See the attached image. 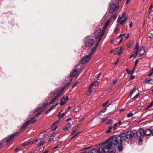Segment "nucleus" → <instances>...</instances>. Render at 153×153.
Instances as JSON below:
<instances>
[{"instance_id": "nucleus-1", "label": "nucleus", "mask_w": 153, "mask_h": 153, "mask_svg": "<svg viewBox=\"0 0 153 153\" xmlns=\"http://www.w3.org/2000/svg\"><path fill=\"white\" fill-rule=\"evenodd\" d=\"M123 140H124L121 136V134L118 136H113L103 146H101L98 149L95 148L92 149L91 150V153H105L115 146H117L119 151L122 152L123 149L122 145Z\"/></svg>"}, {"instance_id": "nucleus-2", "label": "nucleus", "mask_w": 153, "mask_h": 153, "mask_svg": "<svg viewBox=\"0 0 153 153\" xmlns=\"http://www.w3.org/2000/svg\"><path fill=\"white\" fill-rule=\"evenodd\" d=\"M35 118V117H32L31 119H28V120L25 122L23 125H22L20 128V130L22 131L26 127L29 126L30 123L32 124L34 123L37 121V120H33Z\"/></svg>"}, {"instance_id": "nucleus-3", "label": "nucleus", "mask_w": 153, "mask_h": 153, "mask_svg": "<svg viewBox=\"0 0 153 153\" xmlns=\"http://www.w3.org/2000/svg\"><path fill=\"white\" fill-rule=\"evenodd\" d=\"M118 2L117 0H116L115 1V0L114 1V0L112 1L111 2L110 4V10L109 11V12L110 13H113L115 10V9H117L118 8V6H116V4L115 3H113V2H115V3H116L118 4H119V2L118 3H117V2Z\"/></svg>"}, {"instance_id": "nucleus-4", "label": "nucleus", "mask_w": 153, "mask_h": 153, "mask_svg": "<svg viewBox=\"0 0 153 153\" xmlns=\"http://www.w3.org/2000/svg\"><path fill=\"white\" fill-rule=\"evenodd\" d=\"M104 34V31L102 32L100 29H98L95 32L94 37L95 39H99V40L100 41Z\"/></svg>"}, {"instance_id": "nucleus-5", "label": "nucleus", "mask_w": 153, "mask_h": 153, "mask_svg": "<svg viewBox=\"0 0 153 153\" xmlns=\"http://www.w3.org/2000/svg\"><path fill=\"white\" fill-rule=\"evenodd\" d=\"M121 134L123 140H125L126 138L131 139L132 137V133L131 131H128L127 133L123 132Z\"/></svg>"}, {"instance_id": "nucleus-6", "label": "nucleus", "mask_w": 153, "mask_h": 153, "mask_svg": "<svg viewBox=\"0 0 153 153\" xmlns=\"http://www.w3.org/2000/svg\"><path fill=\"white\" fill-rule=\"evenodd\" d=\"M91 55L89 54V55L84 57L82 59L81 62L82 64H85L88 62L91 59Z\"/></svg>"}, {"instance_id": "nucleus-7", "label": "nucleus", "mask_w": 153, "mask_h": 153, "mask_svg": "<svg viewBox=\"0 0 153 153\" xmlns=\"http://www.w3.org/2000/svg\"><path fill=\"white\" fill-rule=\"evenodd\" d=\"M18 134V132H16L10 136H8L6 138V141L7 143H8L11 140H13L14 137Z\"/></svg>"}, {"instance_id": "nucleus-8", "label": "nucleus", "mask_w": 153, "mask_h": 153, "mask_svg": "<svg viewBox=\"0 0 153 153\" xmlns=\"http://www.w3.org/2000/svg\"><path fill=\"white\" fill-rule=\"evenodd\" d=\"M94 43V40L93 39H89L85 42V45L87 47H91Z\"/></svg>"}, {"instance_id": "nucleus-9", "label": "nucleus", "mask_w": 153, "mask_h": 153, "mask_svg": "<svg viewBox=\"0 0 153 153\" xmlns=\"http://www.w3.org/2000/svg\"><path fill=\"white\" fill-rule=\"evenodd\" d=\"M69 97L68 96L66 97L65 98L64 97L62 98L60 101L59 104L61 106L64 105L66 102V101L68 100Z\"/></svg>"}, {"instance_id": "nucleus-10", "label": "nucleus", "mask_w": 153, "mask_h": 153, "mask_svg": "<svg viewBox=\"0 0 153 153\" xmlns=\"http://www.w3.org/2000/svg\"><path fill=\"white\" fill-rule=\"evenodd\" d=\"M123 48L122 47H120V48H117L114 51V54L115 55L118 54L119 55L121 54L122 53Z\"/></svg>"}, {"instance_id": "nucleus-11", "label": "nucleus", "mask_w": 153, "mask_h": 153, "mask_svg": "<svg viewBox=\"0 0 153 153\" xmlns=\"http://www.w3.org/2000/svg\"><path fill=\"white\" fill-rule=\"evenodd\" d=\"M77 69H74L71 72L70 76L71 77L76 76L77 75Z\"/></svg>"}, {"instance_id": "nucleus-12", "label": "nucleus", "mask_w": 153, "mask_h": 153, "mask_svg": "<svg viewBox=\"0 0 153 153\" xmlns=\"http://www.w3.org/2000/svg\"><path fill=\"white\" fill-rule=\"evenodd\" d=\"M145 82L147 84H153V80L150 78H147L145 80Z\"/></svg>"}, {"instance_id": "nucleus-13", "label": "nucleus", "mask_w": 153, "mask_h": 153, "mask_svg": "<svg viewBox=\"0 0 153 153\" xmlns=\"http://www.w3.org/2000/svg\"><path fill=\"white\" fill-rule=\"evenodd\" d=\"M146 135L147 136H149L151 134H152V131L151 130V127L149 129L146 130L145 132Z\"/></svg>"}, {"instance_id": "nucleus-14", "label": "nucleus", "mask_w": 153, "mask_h": 153, "mask_svg": "<svg viewBox=\"0 0 153 153\" xmlns=\"http://www.w3.org/2000/svg\"><path fill=\"white\" fill-rule=\"evenodd\" d=\"M145 53V49L143 47H142L140 48L139 53L140 56H142L144 53Z\"/></svg>"}, {"instance_id": "nucleus-15", "label": "nucleus", "mask_w": 153, "mask_h": 153, "mask_svg": "<svg viewBox=\"0 0 153 153\" xmlns=\"http://www.w3.org/2000/svg\"><path fill=\"white\" fill-rule=\"evenodd\" d=\"M139 132L140 133V134L141 136L142 137H144L146 135V134L145 133L146 131H145L142 128H140L139 129Z\"/></svg>"}, {"instance_id": "nucleus-16", "label": "nucleus", "mask_w": 153, "mask_h": 153, "mask_svg": "<svg viewBox=\"0 0 153 153\" xmlns=\"http://www.w3.org/2000/svg\"><path fill=\"white\" fill-rule=\"evenodd\" d=\"M15 151L16 152V153H23L24 152L23 150L20 149L19 148H17L15 150Z\"/></svg>"}, {"instance_id": "nucleus-17", "label": "nucleus", "mask_w": 153, "mask_h": 153, "mask_svg": "<svg viewBox=\"0 0 153 153\" xmlns=\"http://www.w3.org/2000/svg\"><path fill=\"white\" fill-rule=\"evenodd\" d=\"M132 132L133 134V136L134 137L136 138L138 137V134L137 131L135 130H133L132 131Z\"/></svg>"}, {"instance_id": "nucleus-18", "label": "nucleus", "mask_w": 153, "mask_h": 153, "mask_svg": "<svg viewBox=\"0 0 153 153\" xmlns=\"http://www.w3.org/2000/svg\"><path fill=\"white\" fill-rule=\"evenodd\" d=\"M65 115V113H61V112H59L58 115V118L59 119H60L62 117H63Z\"/></svg>"}, {"instance_id": "nucleus-19", "label": "nucleus", "mask_w": 153, "mask_h": 153, "mask_svg": "<svg viewBox=\"0 0 153 153\" xmlns=\"http://www.w3.org/2000/svg\"><path fill=\"white\" fill-rule=\"evenodd\" d=\"M31 143V141H26L22 143V146H24L30 144Z\"/></svg>"}, {"instance_id": "nucleus-20", "label": "nucleus", "mask_w": 153, "mask_h": 153, "mask_svg": "<svg viewBox=\"0 0 153 153\" xmlns=\"http://www.w3.org/2000/svg\"><path fill=\"white\" fill-rule=\"evenodd\" d=\"M59 92V89H57L55 90H53L51 93V94L53 95H55L56 94H57Z\"/></svg>"}, {"instance_id": "nucleus-21", "label": "nucleus", "mask_w": 153, "mask_h": 153, "mask_svg": "<svg viewBox=\"0 0 153 153\" xmlns=\"http://www.w3.org/2000/svg\"><path fill=\"white\" fill-rule=\"evenodd\" d=\"M125 13L124 12H123L121 16L119 17L118 19L117 20V22H119V21H120L121 19L123 18L125 16Z\"/></svg>"}, {"instance_id": "nucleus-22", "label": "nucleus", "mask_w": 153, "mask_h": 153, "mask_svg": "<svg viewBox=\"0 0 153 153\" xmlns=\"http://www.w3.org/2000/svg\"><path fill=\"white\" fill-rule=\"evenodd\" d=\"M128 18V17L126 16L123 20L121 21L120 22L119 21V22H118V23H119L121 25H122L123 24V23L126 22V21L127 20V19Z\"/></svg>"}, {"instance_id": "nucleus-23", "label": "nucleus", "mask_w": 153, "mask_h": 153, "mask_svg": "<svg viewBox=\"0 0 153 153\" xmlns=\"http://www.w3.org/2000/svg\"><path fill=\"white\" fill-rule=\"evenodd\" d=\"M97 48L94 46L93 47V48L92 49L90 53L89 54L91 55L94 52H95Z\"/></svg>"}, {"instance_id": "nucleus-24", "label": "nucleus", "mask_w": 153, "mask_h": 153, "mask_svg": "<svg viewBox=\"0 0 153 153\" xmlns=\"http://www.w3.org/2000/svg\"><path fill=\"white\" fill-rule=\"evenodd\" d=\"M65 87H66L65 86H63L61 88V89L60 90V91H59V93L57 94L58 95H60L62 92L63 91V90H64Z\"/></svg>"}, {"instance_id": "nucleus-25", "label": "nucleus", "mask_w": 153, "mask_h": 153, "mask_svg": "<svg viewBox=\"0 0 153 153\" xmlns=\"http://www.w3.org/2000/svg\"><path fill=\"white\" fill-rule=\"evenodd\" d=\"M139 42H137L136 44V46L134 48V50H136L135 51H137L138 52V49L139 48Z\"/></svg>"}, {"instance_id": "nucleus-26", "label": "nucleus", "mask_w": 153, "mask_h": 153, "mask_svg": "<svg viewBox=\"0 0 153 153\" xmlns=\"http://www.w3.org/2000/svg\"><path fill=\"white\" fill-rule=\"evenodd\" d=\"M98 84V82L97 81H95L94 82L92 83L90 85V86L91 87H92L93 86H96Z\"/></svg>"}, {"instance_id": "nucleus-27", "label": "nucleus", "mask_w": 153, "mask_h": 153, "mask_svg": "<svg viewBox=\"0 0 153 153\" xmlns=\"http://www.w3.org/2000/svg\"><path fill=\"white\" fill-rule=\"evenodd\" d=\"M149 17L150 19L153 18V10H151L149 13Z\"/></svg>"}, {"instance_id": "nucleus-28", "label": "nucleus", "mask_w": 153, "mask_h": 153, "mask_svg": "<svg viewBox=\"0 0 153 153\" xmlns=\"http://www.w3.org/2000/svg\"><path fill=\"white\" fill-rule=\"evenodd\" d=\"M113 128V126L109 127H108V130H107L106 131V133H110L111 132V130Z\"/></svg>"}, {"instance_id": "nucleus-29", "label": "nucleus", "mask_w": 153, "mask_h": 153, "mask_svg": "<svg viewBox=\"0 0 153 153\" xmlns=\"http://www.w3.org/2000/svg\"><path fill=\"white\" fill-rule=\"evenodd\" d=\"M57 127L56 125H54L53 126V124L51 126V128H52V131H55V130L56 128H57Z\"/></svg>"}, {"instance_id": "nucleus-30", "label": "nucleus", "mask_w": 153, "mask_h": 153, "mask_svg": "<svg viewBox=\"0 0 153 153\" xmlns=\"http://www.w3.org/2000/svg\"><path fill=\"white\" fill-rule=\"evenodd\" d=\"M59 95H58V94H57L56 96H55V97L53 98L51 100V101L53 102V103L55 102L56 101V100L58 98V97H59Z\"/></svg>"}, {"instance_id": "nucleus-31", "label": "nucleus", "mask_w": 153, "mask_h": 153, "mask_svg": "<svg viewBox=\"0 0 153 153\" xmlns=\"http://www.w3.org/2000/svg\"><path fill=\"white\" fill-rule=\"evenodd\" d=\"M153 105V101H152L151 102L148 106L146 108V110L148 109V108L152 107Z\"/></svg>"}, {"instance_id": "nucleus-32", "label": "nucleus", "mask_w": 153, "mask_h": 153, "mask_svg": "<svg viewBox=\"0 0 153 153\" xmlns=\"http://www.w3.org/2000/svg\"><path fill=\"white\" fill-rule=\"evenodd\" d=\"M53 106H51L50 108L48 109L45 112V114H47L51 110L53 109Z\"/></svg>"}, {"instance_id": "nucleus-33", "label": "nucleus", "mask_w": 153, "mask_h": 153, "mask_svg": "<svg viewBox=\"0 0 153 153\" xmlns=\"http://www.w3.org/2000/svg\"><path fill=\"white\" fill-rule=\"evenodd\" d=\"M112 120H109L106 123V124L108 125H111L112 124Z\"/></svg>"}, {"instance_id": "nucleus-34", "label": "nucleus", "mask_w": 153, "mask_h": 153, "mask_svg": "<svg viewBox=\"0 0 153 153\" xmlns=\"http://www.w3.org/2000/svg\"><path fill=\"white\" fill-rule=\"evenodd\" d=\"M69 126H66L63 128V130L64 131H69Z\"/></svg>"}, {"instance_id": "nucleus-35", "label": "nucleus", "mask_w": 153, "mask_h": 153, "mask_svg": "<svg viewBox=\"0 0 153 153\" xmlns=\"http://www.w3.org/2000/svg\"><path fill=\"white\" fill-rule=\"evenodd\" d=\"M41 109V107L40 106L38 107L33 110L34 112H36L37 111H39Z\"/></svg>"}, {"instance_id": "nucleus-36", "label": "nucleus", "mask_w": 153, "mask_h": 153, "mask_svg": "<svg viewBox=\"0 0 153 153\" xmlns=\"http://www.w3.org/2000/svg\"><path fill=\"white\" fill-rule=\"evenodd\" d=\"M138 52H137V51H135L134 53V54H132V55L133 56V57L134 58H136Z\"/></svg>"}, {"instance_id": "nucleus-37", "label": "nucleus", "mask_w": 153, "mask_h": 153, "mask_svg": "<svg viewBox=\"0 0 153 153\" xmlns=\"http://www.w3.org/2000/svg\"><path fill=\"white\" fill-rule=\"evenodd\" d=\"M118 125L117 123H116L114 125V126H113V129L114 130H115L117 129V125Z\"/></svg>"}, {"instance_id": "nucleus-38", "label": "nucleus", "mask_w": 153, "mask_h": 153, "mask_svg": "<svg viewBox=\"0 0 153 153\" xmlns=\"http://www.w3.org/2000/svg\"><path fill=\"white\" fill-rule=\"evenodd\" d=\"M140 93H138L132 99L133 100H136L139 97V96L140 95Z\"/></svg>"}, {"instance_id": "nucleus-39", "label": "nucleus", "mask_w": 153, "mask_h": 153, "mask_svg": "<svg viewBox=\"0 0 153 153\" xmlns=\"http://www.w3.org/2000/svg\"><path fill=\"white\" fill-rule=\"evenodd\" d=\"M108 26V25H105V24L103 27L102 28V32H104V33H105V29Z\"/></svg>"}, {"instance_id": "nucleus-40", "label": "nucleus", "mask_w": 153, "mask_h": 153, "mask_svg": "<svg viewBox=\"0 0 153 153\" xmlns=\"http://www.w3.org/2000/svg\"><path fill=\"white\" fill-rule=\"evenodd\" d=\"M148 37L149 38H151L153 37V34L150 33H149L147 35Z\"/></svg>"}, {"instance_id": "nucleus-41", "label": "nucleus", "mask_w": 153, "mask_h": 153, "mask_svg": "<svg viewBox=\"0 0 153 153\" xmlns=\"http://www.w3.org/2000/svg\"><path fill=\"white\" fill-rule=\"evenodd\" d=\"M79 107H75L73 110V111L74 112H77L79 110Z\"/></svg>"}, {"instance_id": "nucleus-42", "label": "nucleus", "mask_w": 153, "mask_h": 153, "mask_svg": "<svg viewBox=\"0 0 153 153\" xmlns=\"http://www.w3.org/2000/svg\"><path fill=\"white\" fill-rule=\"evenodd\" d=\"M110 105V104L108 105H107L105 108L103 109L101 111L102 112L104 113L107 110V108Z\"/></svg>"}, {"instance_id": "nucleus-43", "label": "nucleus", "mask_w": 153, "mask_h": 153, "mask_svg": "<svg viewBox=\"0 0 153 153\" xmlns=\"http://www.w3.org/2000/svg\"><path fill=\"white\" fill-rule=\"evenodd\" d=\"M133 114L132 112H130L127 115V117H130L133 116Z\"/></svg>"}, {"instance_id": "nucleus-44", "label": "nucleus", "mask_w": 153, "mask_h": 153, "mask_svg": "<svg viewBox=\"0 0 153 153\" xmlns=\"http://www.w3.org/2000/svg\"><path fill=\"white\" fill-rule=\"evenodd\" d=\"M101 122H104L107 120L108 118L107 117H104L102 118H101Z\"/></svg>"}, {"instance_id": "nucleus-45", "label": "nucleus", "mask_w": 153, "mask_h": 153, "mask_svg": "<svg viewBox=\"0 0 153 153\" xmlns=\"http://www.w3.org/2000/svg\"><path fill=\"white\" fill-rule=\"evenodd\" d=\"M135 88H134L133 89H132L130 94H129V96H131L132 95V94H133V93H134L135 92Z\"/></svg>"}, {"instance_id": "nucleus-46", "label": "nucleus", "mask_w": 153, "mask_h": 153, "mask_svg": "<svg viewBox=\"0 0 153 153\" xmlns=\"http://www.w3.org/2000/svg\"><path fill=\"white\" fill-rule=\"evenodd\" d=\"M80 133H76L75 134H74L73 136L72 137H71V138L70 139L71 140V139H73L75 137H76L77 136H78V135H79L80 134Z\"/></svg>"}, {"instance_id": "nucleus-47", "label": "nucleus", "mask_w": 153, "mask_h": 153, "mask_svg": "<svg viewBox=\"0 0 153 153\" xmlns=\"http://www.w3.org/2000/svg\"><path fill=\"white\" fill-rule=\"evenodd\" d=\"M43 111L41 110L40 111L36 113L35 114V115L36 116L38 117L39 115H40V114Z\"/></svg>"}, {"instance_id": "nucleus-48", "label": "nucleus", "mask_w": 153, "mask_h": 153, "mask_svg": "<svg viewBox=\"0 0 153 153\" xmlns=\"http://www.w3.org/2000/svg\"><path fill=\"white\" fill-rule=\"evenodd\" d=\"M117 15H116V14H115V15L113 14L111 16V18L113 19H116Z\"/></svg>"}, {"instance_id": "nucleus-49", "label": "nucleus", "mask_w": 153, "mask_h": 153, "mask_svg": "<svg viewBox=\"0 0 153 153\" xmlns=\"http://www.w3.org/2000/svg\"><path fill=\"white\" fill-rule=\"evenodd\" d=\"M126 71L127 72V73L131 75V71L129 70L128 68H127L126 69Z\"/></svg>"}, {"instance_id": "nucleus-50", "label": "nucleus", "mask_w": 153, "mask_h": 153, "mask_svg": "<svg viewBox=\"0 0 153 153\" xmlns=\"http://www.w3.org/2000/svg\"><path fill=\"white\" fill-rule=\"evenodd\" d=\"M54 134V132L53 131V132H52L51 133L49 134L48 135V137H53V136Z\"/></svg>"}, {"instance_id": "nucleus-51", "label": "nucleus", "mask_w": 153, "mask_h": 153, "mask_svg": "<svg viewBox=\"0 0 153 153\" xmlns=\"http://www.w3.org/2000/svg\"><path fill=\"white\" fill-rule=\"evenodd\" d=\"M44 142L43 141L40 142V143H39V144L38 145V146H43V145L44 144Z\"/></svg>"}, {"instance_id": "nucleus-52", "label": "nucleus", "mask_w": 153, "mask_h": 153, "mask_svg": "<svg viewBox=\"0 0 153 153\" xmlns=\"http://www.w3.org/2000/svg\"><path fill=\"white\" fill-rule=\"evenodd\" d=\"M91 88L92 87L90 86L88 88L89 92H90V93H92L93 92V90Z\"/></svg>"}, {"instance_id": "nucleus-53", "label": "nucleus", "mask_w": 153, "mask_h": 153, "mask_svg": "<svg viewBox=\"0 0 153 153\" xmlns=\"http://www.w3.org/2000/svg\"><path fill=\"white\" fill-rule=\"evenodd\" d=\"M108 101H107L104 102L102 104V106L103 107L105 106L106 105L108 104Z\"/></svg>"}, {"instance_id": "nucleus-54", "label": "nucleus", "mask_w": 153, "mask_h": 153, "mask_svg": "<svg viewBox=\"0 0 153 153\" xmlns=\"http://www.w3.org/2000/svg\"><path fill=\"white\" fill-rule=\"evenodd\" d=\"M59 122V121H55L53 124V126L54 125H56L58 124Z\"/></svg>"}, {"instance_id": "nucleus-55", "label": "nucleus", "mask_w": 153, "mask_h": 153, "mask_svg": "<svg viewBox=\"0 0 153 153\" xmlns=\"http://www.w3.org/2000/svg\"><path fill=\"white\" fill-rule=\"evenodd\" d=\"M38 141V140L37 139L34 140L32 141H31V143H32L33 144L36 143Z\"/></svg>"}, {"instance_id": "nucleus-56", "label": "nucleus", "mask_w": 153, "mask_h": 153, "mask_svg": "<svg viewBox=\"0 0 153 153\" xmlns=\"http://www.w3.org/2000/svg\"><path fill=\"white\" fill-rule=\"evenodd\" d=\"M40 147L39 149V150L40 151L42 152V151H43V150L44 149V147L43 146H42L41 147L40 146Z\"/></svg>"}, {"instance_id": "nucleus-57", "label": "nucleus", "mask_w": 153, "mask_h": 153, "mask_svg": "<svg viewBox=\"0 0 153 153\" xmlns=\"http://www.w3.org/2000/svg\"><path fill=\"white\" fill-rule=\"evenodd\" d=\"M48 105V103H44L42 108H45Z\"/></svg>"}, {"instance_id": "nucleus-58", "label": "nucleus", "mask_w": 153, "mask_h": 153, "mask_svg": "<svg viewBox=\"0 0 153 153\" xmlns=\"http://www.w3.org/2000/svg\"><path fill=\"white\" fill-rule=\"evenodd\" d=\"M100 41H99V40H98V41L95 44V46L94 47H96V48H97L98 45H99V42Z\"/></svg>"}, {"instance_id": "nucleus-59", "label": "nucleus", "mask_w": 153, "mask_h": 153, "mask_svg": "<svg viewBox=\"0 0 153 153\" xmlns=\"http://www.w3.org/2000/svg\"><path fill=\"white\" fill-rule=\"evenodd\" d=\"M118 125H119V126H120V125H121L122 124V123L121 122V121H119L117 123Z\"/></svg>"}, {"instance_id": "nucleus-60", "label": "nucleus", "mask_w": 153, "mask_h": 153, "mask_svg": "<svg viewBox=\"0 0 153 153\" xmlns=\"http://www.w3.org/2000/svg\"><path fill=\"white\" fill-rule=\"evenodd\" d=\"M143 107L142 106L139 105L137 107V109H141Z\"/></svg>"}, {"instance_id": "nucleus-61", "label": "nucleus", "mask_w": 153, "mask_h": 153, "mask_svg": "<svg viewBox=\"0 0 153 153\" xmlns=\"http://www.w3.org/2000/svg\"><path fill=\"white\" fill-rule=\"evenodd\" d=\"M78 82H76L72 86V88H74L76 86V85L78 84Z\"/></svg>"}, {"instance_id": "nucleus-62", "label": "nucleus", "mask_w": 153, "mask_h": 153, "mask_svg": "<svg viewBox=\"0 0 153 153\" xmlns=\"http://www.w3.org/2000/svg\"><path fill=\"white\" fill-rule=\"evenodd\" d=\"M135 77V76H132V75H131L130 78V80H132Z\"/></svg>"}, {"instance_id": "nucleus-63", "label": "nucleus", "mask_w": 153, "mask_h": 153, "mask_svg": "<svg viewBox=\"0 0 153 153\" xmlns=\"http://www.w3.org/2000/svg\"><path fill=\"white\" fill-rule=\"evenodd\" d=\"M153 74V71H152L148 75V76H152Z\"/></svg>"}, {"instance_id": "nucleus-64", "label": "nucleus", "mask_w": 153, "mask_h": 153, "mask_svg": "<svg viewBox=\"0 0 153 153\" xmlns=\"http://www.w3.org/2000/svg\"><path fill=\"white\" fill-rule=\"evenodd\" d=\"M153 7V4H151L150 5V8H149V11L152 10V9Z\"/></svg>"}]
</instances>
